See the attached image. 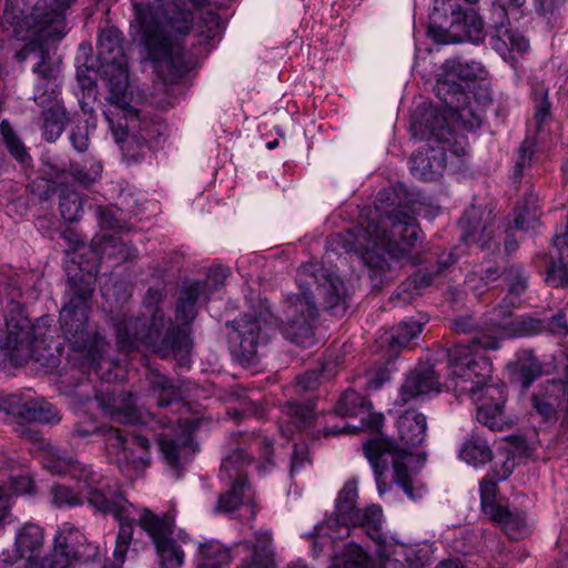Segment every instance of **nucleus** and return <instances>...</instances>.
<instances>
[{
    "label": "nucleus",
    "instance_id": "a18cd8bd",
    "mask_svg": "<svg viewBox=\"0 0 568 568\" xmlns=\"http://www.w3.org/2000/svg\"><path fill=\"white\" fill-rule=\"evenodd\" d=\"M424 118V126L428 132L427 139H434L443 144L449 143L452 130L447 124V119L433 108L425 111Z\"/></svg>",
    "mask_w": 568,
    "mask_h": 568
},
{
    "label": "nucleus",
    "instance_id": "ddd939ff",
    "mask_svg": "<svg viewBox=\"0 0 568 568\" xmlns=\"http://www.w3.org/2000/svg\"><path fill=\"white\" fill-rule=\"evenodd\" d=\"M484 20L474 8H463L453 0H433L427 36H473L484 31Z\"/></svg>",
    "mask_w": 568,
    "mask_h": 568
},
{
    "label": "nucleus",
    "instance_id": "79ce46f5",
    "mask_svg": "<svg viewBox=\"0 0 568 568\" xmlns=\"http://www.w3.org/2000/svg\"><path fill=\"white\" fill-rule=\"evenodd\" d=\"M506 462L503 470L497 473V478L484 477L480 481V506L481 510L488 517L494 514L501 505L496 501L497 495V480H504L511 474V467Z\"/></svg>",
    "mask_w": 568,
    "mask_h": 568
},
{
    "label": "nucleus",
    "instance_id": "5701e85b",
    "mask_svg": "<svg viewBox=\"0 0 568 568\" xmlns=\"http://www.w3.org/2000/svg\"><path fill=\"white\" fill-rule=\"evenodd\" d=\"M82 535L70 524H64L54 538L52 554L44 557L39 565L29 568H68L72 559L80 556V539Z\"/></svg>",
    "mask_w": 568,
    "mask_h": 568
},
{
    "label": "nucleus",
    "instance_id": "2f4dec72",
    "mask_svg": "<svg viewBox=\"0 0 568 568\" xmlns=\"http://www.w3.org/2000/svg\"><path fill=\"white\" fill-rule=\"evenodd\" d=\"M102 407L111 420L124 425H138L143 422L131 393H121L112 404L102 400Z\"/></svg>",
    "mask_w": 568,
    "mask_h": 568
},
{
    "label": "nucleus",
    "instance_id": "72a5a7b5",
    "mask_svg": "<svg viewBox=\"0 0 568 568\" xmlns=\"http://www.w3.org/2000/svg\"><path fill=\"white\" fill-rule=\"evenodd\" d=\"M138 524L151 537L154 545L171 537L175 525L171 514L159 516L146 508L142 510Z\"/></svg>",
    "mask_w": 568,
    "mask_h": 568
},
{
    "label": "nucleus",
    "instance_id": "0e129e2a",
    "mask_svg": "<svg viewBox=\"0 0 568 568\" xmlns=\"http://www.w3.org/2000/svg\"><path fill=\"white\" fill-rule=\"evenodd\" d=\"M504 278L509 286V293L516 296L523 294L527 288V276L519 265H510L505 268Z\"/></svg>",
    "mask_w": 568,
    "mask_h": 568
},
{
    "label": "nucleus",
    "instance_id": "412c9836",
    "mask_svg": "<svg viewBox=\"0 0 568 568\" xmlns=\"http://www.w3.org/2000/svg\"><path fill=\"white\" fill-rule=\"evenodd\" d=\"M0 412L29 423L52 424L60 420L57 409L43 398L24 397L18 394L0 396Z\"/></svg>",
    "mask_w": 568,
    "mask_h": 568
},
{
    "label": "nucleus",
    "instance_id": "37998d69",
    "mask_svg": "<svg viewBox=\"0 0 568 568\" xmlns=\"http://www.w3.org/2000/svg\"><path fill=\"white\" fill-rule=\"evenodd\" d=\"M286 422L300 432L308 429L315 420L313 404L288 402L284 408Z\"/></svg>",
    "mask_w": 568,
    "mask_h": 568
},
{
    "label": "nucleus",
    "instance_id": "c85d7f7f",
    "mask_svg": "<svg viewBox=\"0 0 568 568\" xmlns=\"http://www.w3.org/2000/svg\"><path fill=\"white\" fill-rule=\"evenodd\" d=\"M383 510L378 505L356 508L339 526V534L348 535L351 527L362 528L367 536L377 541L382 538Z\"/></svg>",
    "mask_w": 568,
    "mask_h": 568
},
{
    "label": "nucleus",
    "instance_id": "dca6fc26",
    "mask_svg": "<svg viewBox=\"0 0 568 568\" xmlns=\"http://www.w3.org/2000/svg\"><path fill=\"white\" fill-rule=\"evenodd\" d=\"M102 80L109 90V102L115 109L114 112H122L123 118L130 116L132 121L138 120V109L134 103L142 97L134 94L129 79L128 60L104 64L99 67Z\"/></svg>",
    "mask_w": 568,
    "mask_h": 568
},
{
    "label": "nucleus",
    "instance_id": "774afa93",
    "mask_svg": "<svg viewBox=\"0 0 568 568\" xmlns=\"http://www.w3.org/2000/svg\"><path fill=\"white\" fill-rule=\"evenodd\" d=\"M95 212L101 227L114 230L122 226V221L118 215V209L113 206H98Z\"/></svg>",
    "mask_w": 568,
    "mask_h": 568
},
{
    "label": "nucleus",
    "instance_id": "680f3d73",
    "mask_svg": "<svg viewBox=\"0 0 568 568\" xmlns=\"http://www.w3.org/2000/svg\"><path fill=\"white\" fill-rule=\"evenodd\" d=\"M166 24L172 31L186 36L193 26V14L189 10L174 8L168 14Z\"/></svg>",
    "mask_w": 568,
    "mask_h": 568
},
{
    "label": "nucleus",
    "instance_id": "58836bf2",
    "mask_svg": "<svg viewBox=\"0 0 568 568\" xmlns=\"http://www.w3.org/2000/svg\"><path fill=\"white\" fill-rule=\"evenodd\" d=\"M459 456L466 463L478 466L489 463L493 459V452L486 439L470 435L463 443Z\"/></svg>",
    "mask_w": 568,
    "mask_h": 568
},
{
    "label": "nucleus",
    "instance_id": "de8ad7c7",
    "mask_svg": "<svg viewBox=\"0 0 568 568\" xmlns=\"http://www.w3.org/2000/svg\"><path fill=\"white\" fill-rule=\"evenodd\" d=\"M371 402L353 389H347L339 397L335 412L344 417H357L368 412Z\"/></svg>",
    "mask_w": 568,
    "mask_h": 568
},
{
    "label": "nucleus",
    "instance_id": "4d7b16f0",
    "mask_svg": "<svg viewBox=\"0 0 568 568\" xmlns=\"http://www.w3.org/2000/svg\"><path fill=\"white\" fill-rule=\"evenodd\" d=\"M193 8L201 11V22L207 27V30L221 32L226 26V21L223 20L209 0H185Z\"/></svg>",
    "mask_w": 568,
    "mask_h": 568
},
{
    "label": "nucleus",
    "instance_id": "603ef678",
    "mask_svg": "<svg viewBox=\"0 0 568 568\" xmlns=\"http://www.w3.org/2000/svg\"><path fill=\"white\" fill-rule=\"evenodd\" d=\"M248 490L250 486L243 478L240 481H232L230 490L220 496L215 511L227 514L236 510L242 505Z\"/></svg>",
    "mask_w": 568,
    "mask_h": 568
},
{
    "label": "nucleus",
    "instance_id": "c756f323",
    "mask_svg": "<svg viewBox=\"0 0 568 568\" xmlns=\"http://www.w3.org/2000/svg\"><path fill=\"white\" fill-rule=\"evenodd\" d=\"M145 379L148 382V395L155 399L159 407L164 408L182 400L180 387L158 369L149 368Z\"/></svg>",
    "mask_w": 568,
    "mask_h": 568
},
{
    "label": "nucleus",
    "instance_id": "423d86ee",
    "mask_svg": "<svg viewBox=\"0 0 568 568\" xmlns=\"http://www.w3.org/2000/svg\"><path fill=\"white\" fill-rule=\"evenodd\" d=\"M97 273H79L68 280L67 302L59 316L61 332L73 351L94 362L106 352L108 342L97 331L89 329L90 300L94 292Z\"/></svg>",
    "mask_w": 568,
    "mask_h": 568
},
{
    "label": "nucleus",
    "instance_id": "e433bc0d",
    "mask_svg": "<svg viewBox=\"0 0 568 568\" xmlns=\"http://www.w3.org/2000/svg\"><path fill=\"white\" fill-rule=\"evenodd\" d=\"M539 211L538 196L534 192L526 193L517 203L514 226L517 230H534L539 224Z\"/></svg>",
    "mask_w": 568,
    "mask_h": 568
},
{
    "label": "nucleus",
    "instance_id": "3c124183",
    "mask_svg": "<svg viewBox=\"0 0 568 568\" xmlns=\"http://www.w3.org/2000/svg\"><path fill=\"white\" fill-rule=\"evenodd\" d=\"M79 485V491L62 484H54L50 488L51 503L58 508H72L83 505L85 494L81 490L82 484Z\"/></svg>",
    "mask_w": 568,
    "mask_h": 568
},
{
    "label": "nucleus",
    "instance_id": "f3484780",
    "mask_svg": "<svg viewBox=\"0 0 568 568\" xmlns=\"http://www.w3.org/2000/svg\"><path fill=\"white\" fill-rule=\"evenodd\" d=\"M434 257L428 258L432 263ZM436 265L430 264L425 268L417 270L414 274L408 276L390 296V302L394 306L409 304L415 298L420 296L424 291L435 284L436 280L440 277L444 272L456 263V256L452 252H443L435 258Z\"/></svg>",
    "mask_w": 568,
    "mask_h": 568
},
{
    "label": "nucleus",
    "instance_id": "69168bd1",
    "mask_svg": "<svg viewBox=\"0 0 568 568\" xmlns=\"http://www.w3.org/2000/svg\"><path fill=\"white\" fill-rule=\"evenodd\" d=\"M534 156V143L529 139L523 141L518 149L517 160L514 168V178L520 179L526 168L530 166Z\"/></svg>",
    "mask_w": 568,
    "mask_h": 568
},
{
    "label": "nucleus",
    "instance_id": "a211bd4d",
    "mask_svg": "<svg viewBox=\"0 0 568 568\" xmlns=\"http://www.w3.org/2000/svg\"><path fill=\"white\" fill-rule=\"evenodd\" d=\"M232 328L233 331L229 335L232 349L245 361L253 359L258 345L266 344L273 331L262 315L253 314H245L235 320Z\"/></svg>",
    "mask_w": 568,
    "mask_h": 568
},
{
    "label": "nucleus",
    "instance_id": "6e6d98bb",
    "mask_svg": "<svg viewBox=\"0 0 568 568\" xmlns=\"http://www.w3.org/2000/svg\"><path fill=\"white\" fill-rule=\"evenodd\" d=\"M0 133L8 148L9 153L20 163L27 162L30 158L23 142L16 134L8 120L0 123Z\"/></svg>",
    "mask_w": 568,
    "mask_h": 568
},
{
    "label": "nucleus",
    "instance_id": "f257e3e1",
    "mask_svg": "<svg viewBox=\"0 0 568 568\" xmlns=\"http://www.w3.org/2000/svg\"><path fill=\"white\" fill-rule=\"evenodd\" d=\"M392 210L386 212L389 229L375 221L361 222L353 230L337 235L346 251H354L374 275L388 267L387 256L400 260L415 246L420 229L416 216L434 219L439 206L433 205L409 193L403 185L393 190Z\"/></svg>",
    "mask_w": 568,
    "mask_h": 568
},
{
    "label": "nucleus",
    "instance_id": "a19ab883",
    "mask_svg": "<svg viewBox=\"0 0 568 568\" xmlns=\"http://www.w3.org/2000/svg\"><path fill=\"white\" fill-rule=\"evenodd\" d=\"M489 519L499 525L511 539L524 536L526 517L521 511L511 513L507 507L501 506L489 516Z\"/></svg>",
    "mask_w": 568,
    "mask_h": 568
},
{
    "label": "nucleus",
    "instance_id": "39448f33",
    "mask_svg": "<svg viewBox=\"0 0 568 568\" xmlns=\"http://www.w3.org/2000/svg\"><path fill=\"white\" fill-rule=\"evenodd\" d=\"M450 376L457 381L455 388L469 394L479 403L477 420L491 430H504L511 424L504 412L507 400L505 384H488L493 365L486 356L476 354L469 345L455 344L448 349Z\"/></svg>",
    "mask_w": 568,
    "mask_h": 568
},
{
    "label": "nucleus",
    "instance_id": "c9c22d12",
    "mask_svg": "<svg viewBox=\"0 0 568 568\" xmlns=\"http://www.w3.org/2000/svg\"><path fill=\"white\" fill-rule=\"evenodd\" d=\"M256 544L252 546L251 556L246 557L239 568H275L274 554L271 549L272 536L268 531L255 535Z\"/></svg>",
    "mask_w": 568,
    "mask_h": 568
},
{
    "label": "nucleus",
    "instance_id": "09e8293b",
    "mask_svg": "<svg viewBox=\"0 0 568 568\" xmlns=\"http://www.w3.org/2000/svg\"><path fill=\"white\" fill-rule=\"evenodd\" d=\"M69 173L77 183L88 187L100 179L102 164L94 159L84 160L82 163L71 162Z\"/></svg>",
    "mask_w": 568,
    "mask_h": 568
},
{
    "label": "nucleus",
    "instance_id": "8fccbe9b",
    "mask_svg": "<svg viewBox=\"0 0 568 568\" xmlns=\"http://www.w3.org/2000/svg\"><path fill=\"white\" fill-rule=\"evenodd\" d=\"M154 546L160 568H181L183 566L184 551L172 537L158 541Z\"/></svg>",
    "mask_w": 568,
    "mask_h": 568
},
{
    "label": "nucleus",
    "instance_id": "4be33fe9",
    "mask_svg": "<svg viewBox=\"0 0 568 568\" xmlns=\"http://www.w3.org/2000/svg\"><path fill=\"white\" fill-rule=\"evenodd\" d=\"M161 454L165 462L173 468L186 463L197 450L193 433L185 423L179 420L174 435H162L158 439Z\"/></svg>",
    "mask_w": 568,
    "mask_h": 568
},
{
    "label": "nucleus",
    "instance_id": "b1692460",
    "mask_svg": "<svg viewBox=\"0 0 568 568\" xmlns=\"http://www.w3.org/2000/svg\"><path fill=\"white\" fill-rule=\"evenodd\" d=\"M442 388L443 384L435 367L430 364L418 365L403 383L399 389V402L407 404L432 393L438 394Z\"/></svg>",
    "mask_w": 568,
    "mask_h": 568
},
{
    "label": "nucleus",
    "instance_id": "ea45409f",
    "mask_svg": "<svg viewBox=\"0 0 568 568\" xmlns=\"http://www.w3.org/2000/svg\"><path fill=\"white\" fill-rule=\"evenodd\" d=\"M190 344L189 332L186 325H171L164 336L159 337L154 345H146L148 347H155L156 352L162 357H166L170 352L185 349Z\"/></svg>",
    "mask_w": 568,
    "mask_h": 568
},
{
    "label": "nucleus",
    "instance_id": "393cba45",
    "mask_svg": "<svg viewBox=\"0 0 568 568\" xmlns=\"http://www.w3.org/2000/svg\"><path fill=\"white\" fill-rule=\"evenodd\" d=\"M567 394L566 381L549 379L531 396V405L544 423L552 424L558 419V410L564 405Z\"/></svg>",
    "mask_w": 568,
    "mask_h": 568
},
{
    "label": "nucleus",
    "instance_id": "a878e982",
    "mask_svg": "<svg viewBox=\"0 0 568 568\" xmlns=\"http://www.w3.org/2000/svg\"><path fill=\"white\" fill-rule=\"evenodd\" d=\"M357 485L355 481H347L338 493L333 515L323 524L315 527L317 535L328 536L333 539L343 537L339 534V526L355 511L357 503Z\"/></svg>",
    "mask_w": 568,
    "mask_h": 568
},
{
    "label": "nucleus",
    "instance_id": "7ed1b4c3",
    "mask_svg": "<svg viewBox=\"0 0 568 568\" xmlns=\"http://www.w3.org/2000/svg\"><path fill=\"white\" fill-rule=\"evenodd\" d=\"M44 468L52 474L71 477L82 484L89 506L103 515L113 516L119 523V531L113 550L112 561L108 559L103 568H122L126 552L133 539V523L130 520L129 508L132 505L123 494L112 485V480L97 471L92 466L79 460L49 455L43 462Z\"/></svg>",
    "mask_w": 568,
    "mask_h": 568
},
{
    "label": "nucleus",
    "instance_id": "cd10ccee",
    "mask_svg": "<svg viewBox=\"0 0 568 568\" xmlns=\"http://www.w3.org/2000/svg\"><path fill=\"white\" fill-rule=\"evenodd\" d=\"M446 168V148H429L427 151H417L410 158L412 174L424 181L435 180L442 175Z\"/></svg>",
    "mask_w": 568,
    "mask_h": 568
},
{
    "label": "nucleus",
    "instance_id": "338daca9",
    "mask_svg": "<svg viewBox=\"0 0 568 568\" xmlns=\"http://www.w3.org/2000/svg\"><path fill=\"white\" fill-rule=\"evenodd\" d=\"M90 128L87 121L79 122L70 133V142L78 152H85L90 144Z\"/></svg>",
    "mask_w": 568,
    "mask_h": 568
},
{
    "label": "nucleus",
    "instance_id": "bf43d9fd",
    "mask_svg": "<svg viewBox=\"0 0 568 568\" xmlns=\"http://www.w3.org/2000/svg\"><path fill=\"white\" fill-rule=\"evenodd\" d=\"M65 173L67 169L64 166H60L49 159L43 160L40 174L42 180L49 183L47 191L41 195L43 200H49L57 192L55 181L61 179Z\"/></svg>",
    "mask_w": 568,
    "mask_h": 568
},
{
    "label": "nucleus",
    "instance_id": "f8f14e48",
    "mask_svg": "<svg viewBox=\"0 0 568 568\" xmlns=\"http://www.w3.org/2000/svg\"><path fill=\"white\" fill-rule=\"evenodd\" d=\"M182 38H142L140 45L154 72L164 82L173 83L195 65V57L185 52Z\"/></svg>",
    "mask_w": 568,
    "mask_h": 568
},
{
    "label": "nucleus",
    "instance_id": "9d476101",
    "mask_svg": "<svg viewBox=\"0 0 568 568\" xmlns=\"http://www.w3.org/2000/svg\"><path fill=\"white\" fill-rule=\"evenodd\" d=\"M38 329L21 305L11 301L4 316V328L0 327V349L13 365H22L30 358L41 359L38 348L43 339L39 338Z\"/></svg>",
    "mask_w": 568,
    "mask_h": 568
},
{
    "label": "nucleus",
    "instance_id": "473e14b6",
    "mask_svg": "<svg viewBox=\"0 0 568 568\" xmlns=\"http://www.w3.org/2000/svg\"><path fill=\"white\" fill-rule=\"evenodd\" d=\"M554 246L556 252L551 253L546 282L552 287H566L568 285V268L564 263V250L568 247V225L564 233L554 236Z\"/></svg>",
    "mask_w": 568,
    "mask_h": 568
},
{
    "label": "nucleus",
    "instance_id": "e2e57ef3",
    "mask_svg": "<svg viewBox=\"0 0 568 568\" xmlns=\"http://www.w3.org/2000/svg\"><path fill=\"white\" fill-rule=\"evenodd\" d=\"M531 94L535 99V120L540 128L545 120L550 115V103L548 101V90L542 84L536 83L531 88Z\"/></svg>",
    "mask_w": 568,
    "mask_h": 568
},
{
    "label": "nucleus",
    "instance_id": "bb28decb",
    "mask_svg": "<svg viewBox=\"0 0 568 568\" xmlns=\"http://www.w3.org/2000/svg\"><path fill=\"white\" fill-rule=\"evenodd\" d=\"M43 545V529L36 524H24L16 534L14 557L16 559H27L28 566L26 568L38 565L34 560L40 557Z\"/></svg>",
    "mask_w": 568,
    "mask_h": 568
},
{
    "label": "nucleus",
    "instance_id": "4468645a",
    "mask_svg": "<svg viewBox=\"0 0 568 568\" xmlns=\"http://www.w3.org/2000/svg\"><path fill=\"white\" fill-rule=\"evenodd\" d=\"M116 143L121 145L123 156L128 163H136L144 158L149 144L160 135L161 125L148 120L132 121L130 116L124 118V124L119 118L120 114L109 109L104 111Z\"/></svg>",
    "mask_w": 568,
    "mask_h": 568
},
{
    "label": "nucleus",
    "instance_id": "6ab92c4d",
    "mask_svg": "<svg viewBox=\"0 0 568 568\" xmlns=\"http://www.w3.org/2000/svg\"><path fill=\"white\" fill-rule=\"evenodd\" d=\"M495 335L480 333L470 341L457 344L469 345L470 349L478 353V349H498L503 338L525 337L538 335L546 331L545 321L530 315H521L506 324H495Z\"/></svg>",
    "mask_w": 568,
    "mask_h": 568
},
{
    "label": "nucleus",
    "instance_id": "1a4fd4ad",
    "mask_svg": "<svg viewBox=\"0 0 568 568\" xmlns=\"http://www.w3.org/2000/svg\"><path fill=\"white\" fill-rule=\"evenodd\" d=\"M161 300L162 293L158 288L150 287L144 298L150 313L148 317H133L125 313L111 316L120 352L129 353L141 345H154L158 342L165 326L164 313L158 307Z\"/></svg>",
    "mask_w": 568,
    "mask_h": 568
},
{
    "label": "nucleus",
    "instance_id": "864d4df0",
    "mask_svg": "<svg viewBox=\"0 0 568 568\" xmlns=\"http://www.w3.org/2000/svg\"><path fill=\"white\" fill-rule=\"evenodd\" d=\"M97 57L100 61L99 67L104 64H114L128 60L123 52L120 38H98L97 41Z\"/></svg>",
    "mask_w": 568,
    "mask_h": 568
},
{
    "label": "nucleus",
    "instance_id": "2eb2a0df",
    "mask_svg": "<svg viewBox=\"0 0 568 568\" xmlns=\"http://www.w3.org/2000/svg\"><path fill=\"white\" fill-rule=\"evenodd\" d=\"M103 440L108 454L120 467L143 470L150 465V440L146 437L134 435L129 438L122 430L110 427L103 430Z\"/></svg>",
    "mask_w": 568,
    "mask_h": 568
},
{
    "label": "nucleus",
    "instance_id": "aec40b11",
    "mask_svg": "<svg viewBox=\"0 0 568 568\" xmlns=\"http://www.w3.org/2000/svg\"><path fill=\"white\" fill-rule=\"evenodd\" d=\"M493 210L487 206L470 205L459 220L462 240L468 245H477L481 250L498 247L493 235Z\"/></svg>",
    "mask_w": 568,
    "mask_h": 568
},
{
    "label": "nucleus",
    "instance_id": "f704fd0d",
    "mask_svg": "<svg viewBox=\"0 0 568 568\" xmlns=\"http://www.w3.org/2000/svg\"><path fill=\"white\" fill-rule=\"evenodd\" d=\"M205 288L206 283L195 281L182 290L175 310L176 320L180 321L182 325L187 326L195 318V304L201 295L204 294Z\"/></svg>",
    "mask_w": 568,
    "mask_h": 568
},
{
    "label": "nucleus",
    "instance_id": "9b49d317",
    "mask_svg": "<svg viewBox=\"0 0 568 568\" xmlns=\"http://www.w3.org/2000/svg\"><path fill=\"white\" fill-rule=\"evenodd\" d=\"M229 452L222 460L221 474L231 481L247 483L244 468L252 464L254 453H258L264 460L260 469H265V464L273 465V439L260 433H234L229 438Z\"/></svg>",
    "mask_w": 568,
    "mask_h": 568
},
{
    "label": "nucleus",
    "instance_id": "7c9ffc66",
    "mask_svg": "<svg viewBox=\"0 0 568 568\" xmlns=\"http://www.w3.org/2000/svg\"><path fill=\"white\" fill-rule=\"evenodd\" d=\"M30 54H36L39 62L34 65L33 72L44 80L55 79L58 67L50 61L48 38H31V40L16 53L19 61H24Z\"/></svg>",
    "mask_w": 568,
    "mask_h": 568
},
{
    "label": "nucleus",
    "instance_id": "5fc2aeb1",
    "mask_svg": "<svg viewBox=\"0 0 568 568\" xmlns=\"http://www.w3.org/2000/svg\"><path fill=\"white\" fill-rule=\"evenodd\" d=\"M494 50L508 62H513L517 54H524L529 49L527 38H494Z\"/></svg>",
    "mask_w": 568,
    "mask_h": 568
},
{
    "label": "nucleus",
    "instance_id": "f03ea898",
    "mask_svg": "<svg viewBox=\"0 0 568 568\" xmlns=\"http://www.w3.org/2000/svg\"><path fill=\"white\" fill-rule=\"evenodd\" d=\"M301 293L284 301L281 332L292 343L307 347L314 343V323L318 315L316 300L324 310L345 311L346 291L343 281L316 264L303 265L297 272Z\"/></svg>",
    "mask_w": 568,
    "mask_h": 568
},
{
    "label": "nucleus",
    "instance_id": "6e6552de",
    "mask_svg": "<svg viewBox=\"0 0 568 568\" xmlns=\"http://www.w3.org/2000/svg\"><path fill=\"white\" fill-rule=\"evenodd\" d=\"M445 75L437 81L435 92L449 112L452 119L460 123L466 130L478 129L481 125V110H473L469 105L463 106L462 101L467 100V94L462 81L486 80L488 71L476 61L466 62L460 59H449L444 64Z\"/></svg>",
    "mask_w": 568,
    "mask_h": 568
},
{
    "label": "nucleus",
    "instance_id": "13d9d810",
    "mask_svg": "<svg viewBox=\"0 0 568 568\" xmlns=\"http://www.w3.org/2000/svg\"><path fill=\"white\" fill-rule=\"evenodd\" d=\"M542 374V366L540 362L529 354L526 361H521L515 373L516 381L523 388L527 389L530 385Z\"/></svg>",
    "mask_w": 568,
    "mask_h": 568
},
{
    "label": "nucleus",
    "instance_id": "4c0bfd02",
    "mask_svg": "<svg viewBox=\"0 0 568 568\" xmlns=\"http://www.w3.org/2000/svg\"><path fill=\"white\" fill-rule=\"evenodd\" d=\"M231 549L216 540L200 544L197 568H222L232 561Z\"/></svg>",
    "mask_w": 568,
    "mask_h": 568
},
{
    "label": "nucleus",
    "instance_id": "0eeeda50",
    "mask_svg": "<svg viewBox=\"0 0 568 568\" xmlns=\"http://www.w3.org/2000/svg\"><path fill=\"white\" fill-rule=\"evenodd\" d=\"M77 0H38L26 14L27 0H6L0 34L65 36L70 32L68 10Z\"/></svg>",
    "mask_w": 568,
    "mask_h": 568
},
{
    "label": "nucleus",
    "instance_id": "c03bdc74",
    "mask_svg": "<svg viewBox=\"0 0 568 568\" xmlns=\"http://www.w3.org/2000/svg\"><path fill=\"white\" fill-rule=\"evenodd\" d=\"M43 135L48 142H55L64 131L67 114L59 104H53L43 110Z\"/></svg>",
    "mask_w": 568,
    "mask_h": 568
},
{
    "label": "nucleus",
    "instance_id": "49530a36",
    "mask_svg": "<svg viewBox=\"0 0 568 568\" xmlns=\"http://www.w3.org/2000/svg\"><path fill=\"white\" fill-rule=\"evenodd\" d=\"M59 211L65 222L72 223L80 220L83 214L80 194L69 186L61 187L59 191Z\"/></svg>",
    "mask_w": 568,
    "mask_h": 568
},
{
    "label": "nucleus",
    "instance_id": "20e7f679",
    "mask_svg": "<svg viewBox=\"0 0 568 568\" xmlns=\"http://www.w3.org/2000/svg\"><path fill=\"white\" fill-rule=\"evenodd\" d=\"M398 435L404 446L386 437H375L363 444V453L368 459L377 485L378 493L389 489L385 473L392 466V479L403 488L413 500L423 496V487L417 485L410 469L413 455L410 447L422 444L426 437L427 422L425 415L406 410L397 422Z\"/></svg>",
    "mask_w": 568,
    "mask_h": 568
},
{
    "label": "nucleus",
    "instance_id": "052dcab7",
    "mask_svg": "<svg viewBox=\"0 0 568 568\" xmlns=\"http://www.w3.org/2000/svg\"><path fill=\"white\" fill-rule=\"evenodd\" d=\"M420 332L422 323L417 321H403L394 328L390 343L400 347L406 346Z\"/></svg>",
    "mask_w": 568,
    "mask_h": 568
}]
</instances>
